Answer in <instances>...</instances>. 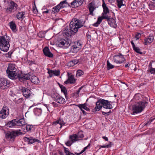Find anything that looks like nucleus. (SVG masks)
Instances as JSON below:
<instances>
[{"instance_id":"f257e3e1","label":"nucleus","mask_w":155,"mask_h":155,"mask_svg":"<svg viewBox=\"0 0 155 155\" xmlns=\"http://www.w3.org/2000/svg\"><path fill=\"white\" fill-rule=\"evenodd\" d=\"M85 21L76 18H73L69 25V29H66L63 31V34L68 37L71 36L72 35L76 33L78 29L83 27L85 23Z\"/></svg>"},{"instance_id":"f03ea898","label":"nucleus","mask_w":155,"mask_h":155,"mask_svg":"<svg viewBox=\"0 0 155 155\" xmlns=\"http://www.w3.org/2000/svg\"><path fill=\"white\" fill-rule=\"evenodd\" d=\"M10 37L7 34L2 36H0V49L4 52H7L9 49L10 45Z\"/></svg>"},{"instance_id":"7ed1b4c3","label":"nucleus","mask_w":155,"mask_h":155,"mask_svg":"<svg viewBox=\"0 0 155 155\" xmlns=\"http://www.w3.org/2000/svg\"><path fill=\"white\" fill-rule=\"evenodd\" d=\"M135 104L133 106V114H137L141 112L147 106L148 103L146 101H136Z\"/></svg>"},{"instance_id":"20e7f679","label":"nucleus","mask_w":155,"mask_h":155,"mask_svg":"<svg viewBox=\"0 0 155 155\" xmlns=\"http://www.w3.org/2000/svg\"><path fill=\"white\" fill-rule=\"evenodd\" d=\"M20 130H12V131H8L5 133V138L7 139L10 140L14 141L16 137L22 134Z\"/></svg>"},{"instance_id":"39448f33","label":"nucleus","mask_w":155,"mask_h":155,"mask_svg":"<svg viewBox=\"0 0 155 155\" xmlns=\"http://www.w3.org/2000/svg\"><path fill=\"white\" fill-rule=\"evenodd\" d=\"M7 3L8 5L5 8L6 12L10 14L14 12L17 9L18 5L14 1H12L10 2L7 1Z\"/></svg>"},{"instance_id":"423d86ee","label":"nucleus","mask_w":155,"mask_h":155,"mask_svg":"<svg viewBox=\"0 0 155 155\" xmlns=\"http://www.w3.org/2000/svg\"><path fill=\"white\" fill-rule=\"evenodd\" d=\"M10 86V82L7 79L0 78V87L1 89H7Z\"/></svg>"},{"instance_id":"0eeeda50","label":"nucleus","mask_w":155,"mask_h":155,"mask_svg":"<svg viewBox=\"0 0 155 155\" xmlns=\"http://www.w3.org/2000/svg\"><path fill=\"white\" fill-rule=\"evenodd\" d=\"M114 62L117 64H120L124 62L126 59L124 58L123 55L121 53L118 55H115L114 57Z\"/></svg>"},{"instance_id":"6e6552de","label":"nucleus","mask_w":155,"mask_h":155,"mask_svg":"<svg viewBox=\"0 0 155 155\" xmlns=\"http://www.w3.org/2000/svg\"><path fill=\"white\" fill-rule=\"evenodd\" d=\"M9 109L8 107L4 106L0 112V117L4 119L9 115Z\"/></svg>"},{"instance_id":"1a4fd4ad","label":"nucleus","mask_w":155,"mask_h":155,"mask_svg":"<svg viewBox=\"0 0 155 155\" xmlns=\"http://www.w3.org/2000/svg\"><path fill=\"white\" fill-rule=\"evenodd\" d=\"M20 91L23 95L26 98H28L31 95V91L29 89L25 87H21L20 88Z\"/></svg>"},{"instance_id":"9d476101","label":"nucleus","mask_w":155,"mask_h":155,"mask_svg":"<svg viewBox=\"0 0 155 155\" xmlns=\"http://www.w3.org/2000/svg\"><path fill=\"white\" fill-rule=\"evenodd\" d=\"M101 100V103L103 107L106 109H110L112 108V106L110 104L111 103V101H109L107 100H105L103 99Z\"/></svg>"},{"instance_id":"9b49d317","label":"nucleus","mask_w":155,"mask_h":155,"mask_svg":"<svg viewBox=\"0 0 155 155\" xmlns=\"http://www.w3.org/2000/svg\"><path fill=\"white\" fill-rule=\"evenodd\" d=\"M7 73L10 78L13 80H15L18 78L19 80V78L20 77V75L19 74H17L16 71H15L14 72L12 71L11 72Z\"/></svg>"},{"instance_id":"f8f14e48","label":"nucleus","mask_w":155,"mask_h":155,"mask_svg":"<svg viewBox=\"0 0 155 155\" xmlns=\"http://www.w3.org/2000/svg\"><path fill=\"white\" fill-rule=\"evenodd\" d=\"M48 73L49 74L50 78L53 76L54 75L58 76L60 74V71L59 70H52L49 69H48Z\"/></svg>"},{"instance_id":"ddd939ff","label":"nucleus","mask_w":155,"mask_h":155,"mask_svg":"<svg viewBox=\"0 0 155 155\" xmlns=\"http://www.w3.org/2000/svg\"><path fill=\"white\" fill-rule=\"evenodd\" d=\"M20 75V77L19 78V81L21 82L25 80H31V77L29 73L23 74L21 72Z\"/></svg>"},{"instance_id":"4468645a","label":"nucleus","mask_w":155,"mask_h":155,"mask_svg":"<svg viewBox=\"0 0 155 155\" xmlns=\"http://www.w3.org/2000/svg\"><path fill=\"white\" fill-rule=\"evenodd\" d=\"M68 79L64 82L65 84L70 83L71 84H74L75 82V79L74 76L72 74L69 75V73H68Z\"/></svg>"},{"instance_id":"2eb2a0df","label":"nucleus","mask_w":155,"mask_h":155,"mask_svg":"<svg viewBox=\"0 0 155 155\" xmlns=\"http://www.w3.org/2000/svg\"><path fill=\"white\" fill-rule=\"evenodd\" d=\"M43 52L45 55L48 57L51 58L53 56V54L51 52L48 47H45L43 50Z\"/></svg>"},{"instance_id":"dca6fc26","label":"nucleus","mask_w":155,"mask_h":155,"mask_svg":"<svg viewBox=\"0 0 155 155\" xmlns=\"http://www.w3.org/2000/svg\"><path fill=\"white\" fill-rule=\"evenodd\" d=\"M109 25L111 27L115 28L116 26V23L115 19L112 18H110V16H108V18L106 19Z\"/></svg>"},{"instance_id":"f3484780","label":"nucleus","mask_w":155,"mask_h":155,"mask_svg":"<svg viewBox=\"0 0 155 155\" xmlns=\"http://www.w3.org/2000/svg\"><path fill=\"white\" fill-rule=\"evenodd\" d=\"M83 2V0H74L70 3L71 5V7L74 8L75 6H80L82 4Z\"/></svg>"},{"instance_id":"a211bd4d","label":"nucleus","mask_w":155,"mask_h":155,"mask_svg":"<svg viewBox=\"0 0 155 155\" xmlns=\"http://www.w3.org/2000/svg\"><path fill=\"white\" fill-rule=\"evenodd\" d=\"M17 71V69L15 67V65L14 64H9L8 65L6 73L11 72L12 71L14 72Z\"/></svg>"},{"instance_id":"6ab92c4d","label":"nucleus","mask_w":155,"mask_h":155,"mask_svg":"<svg viewBox=\"0 0 155 155\" xmlns=\"http://www.w3.org/2000/svg\"><path fill=\"white\" fill-rule=\"evenodd\" d=\"M15 120H16V126H21L26 125V123L24 118L19 119L16 118Z\"/></svg>"},{"instance_id":"aec40b11","label":"nucleus","mask_w":155,"mask_h":155,"mask_svg":"<svg viewBox=\"0 0 155 155\" xmlns=\"http://www.w3.org/2000/svg\"><path fill=\"white\" fill-rule=\"evenodd\" d=\"M103 107L101 103V100L100 101H98L96 103V107L94 109L92 110V112H94L96 111H99Z\"/></svg>"},{"instance_id":"412c9836","label":"nucleus","mask_w":155,"mask_h":155,"mask_svg":"<svg viewBox=\"0 0 155 155\" xmlns=\"http://www.w3.org/2000/svg\"><path fill=\"white\" fill-rule=\"evenodd\" d=\"M153 37L152 35H150L147 38H145L143 44L147 45L148 44L151 43L153 40Z\"/></svg>"},{"instance_id":"4be33fe9","label":"nucleus","mask_w":155,"mask_h":155,"mask_svg":"<svg viewBox=\"0 0 155 155\" xmlns=\"http://www.w3.org/2000/svg\"><path fill=\"white\" fill-rule=\"evenodd\" d=\"M88 7L90 12L89 14L92 15H93V12L96 8L94 3L92 2L90 3L88 5Z\"/></svg>"},{"instance_id":"5701e85b","label":"nucleus","mask_w":155,"mask_h":155,"mask_svg":"<svg viewBox=\"0 0 155 155\" xmlns=\"http://www.w3.org/2000/svg\"><path fill=\"white\" fill-rule=\"evenodd\" d=\"M25 139L27 141L28 144H31L36 141L39 142V140L38 139H35L34 138H33L32 137H30L28 138L27 137H25Z\"/></svg>"},{"instance_id":"b1692460","label":"nucleus","mask_w":155,"mask_h":155,"mask_svg":"<svg viewBox=\"0 0 155 155\" xmlns=\"http://www.w3.org/2000/svg\"><path fill=\"white\" fill-rule=\"evenodd\" d=\"M16 120H15V119H13L12 120L8 122V123L5 125L7 127L10 128L13 127L14 126H16Z\"/></svg>"},{"instance_id":"393cba45","label":"nucleus","mask_w":155,"mask_h":155,"mask_svg":"<svg viewBox=\"0 0 155 155\" xmlns=\"http://www.w3.org/2000/svg\"><path fill=\"white\" fill-rule=\"evenodd\" d=\"M65 123L64 122V121L60 119L57 120L53 122V125H55L57 124H59L60 125V128H61L62 125H65Z\"/></svg>"},{"instance_id":"a878e982","label":"nucleus","mask_w":155,"mask_h":155,"mask_svg":"<svg viewBox=\"0 0 155 155\" xmlns=\"http://www.w3.org/2000/svg\"><path fill=\"white\" fill-rule=\"evenodd\" d=\"M59 85L60 88H61L62 92L64 94L66 99H68V97L67 96V91L65 87H64L63 85L60 84H59Z\"/></svg>"},{"instance_id":"bb28decb","label":"nucleus","mask_w":155,"mask_h":155,"mask_svg":"<svg viewBox=\"0 0 155 155\" xmlns=\"http://www.w3.org/2000/svg\"><path fill=\"white\" fill-rule=\"evenodd\" d=\"M25 14V12H18L16 15V17L18 20H20L21 19H23L25 17L24 15Z\"/></svg>"},{"instance_id":"cd10ccee","label":"nucleus","mask_w":155,"mask_h":155,"mask_svg":"<svg viewBox=\"0 0 155 155\" xmlns=\"http://www.w3.org/2000/svg\"><path fill=\"white\" fill-rule=\"evenodd\" d=\"M102 6L103 9V12L102 14V15H107L110 12L109 8L106 5H104Z\"/></svg>"},{"instance_id":"c85d7f7f","label":"nucleus","mask_w":155,"mask_h":155,"mask_svg":"<svg viewBox=\"0 0 155 155\" xmlns=\"http://www.w3.org/2000/svg\"><path fill=\"white\" fill-rule=\"evenodd\" d=\"M9 26L12 30L13 31H17L16 26L14 22L12 21L9 23Z\"/></svg>"},{"instance_id":"c756f323","label":"nucleus","mask_w":155,"mask_h":155,"mask_svg":"<svg viewBox=\"0 0 155 155\" xmlns=\"http://www.w3.org/2000/svg\"><path fill=\"white\" fill-rule=\"evenodd\" d=\"M65 5H68L69 6H70V5L69 3L67 2L66 0L63 1L61 2L60 4H58V5L60 6L61 8L66 7V6Z\"/></svg>"},{"instance_id":"7c9ffc66","label":"nucleus","mask_w":155,"mask_h":155,"mask_svg":"<svg viewBox=\"0 0 155 155\" xmlns=\"http://www.w3.org/2000/svg\"><path fill=\"white\" fill-rule=\"evenodd\" d=\"M31 82L35 84H38V83L39 79L38 77H37L33 76L31 77V79L30 80Z\"/></svg>"},{"instance_id":"2f4dec72","label":"nucleus","mask_w":155,"mask_h":155,"mask_svg":"<svg viewBox=\"0 0 155 155\" xmlns=\"http://www.w3.org/2000/svg\"><path fill=\"white\" fill-rule=\"evenodd\" d=\"M65 101V99L60 96V95L58 97L57 99L56 100H55V101L60 104H63L64 103Z\"/></svg>"},{"instance_id":"473e14b6","label":"nucleus","mask_w":155,"mask_h":155,"mask_svg":"<svg viewBox=\"0 0 155 155\" xmlns=\"http://www.w3.org/2000/svg\"><path fill=\"white\" fill-rule=\"evenodd\" d=\"M69 139L73 143L79 140L77 138L76 134H74L73 135H70L69 137Z\"/></svg>"},{"instance_id":"72a5a7b5","label":"nucleus","mask_w":155,"mask_h":155,"mask_svg":"<svg viewBox=\"0 0 155 155\" xmlns=\"http://www.w3.org/2000/svg\"><path fill=\"white\" fill-rule=\"evenodd\" d=\"M80 50V49H79V48H77L76 47H75L74 45H73L71 47L70 51L71 52L73 53H77Z\"/></svg>"},{"instance_id":"f704fd0d","label":"nucleus","mask_w":155,"mask_h":155,"mask_svg":"<svg viewBox=\"0 0 155 155\" xmlns=\"http://www.w3.org/2000/svg\"><path fill=\"white\" fill-rule=\"evenodd\" d=\"M107 18L108 15H102L101 16L98 17L97 19V21H98V22L100 24L103 19H106Z\"/></svg>"},{"instance_id":"c9c22d12","label":"nucleus","mask_w":155,"mask_h":155,"mask_svg":"<svg viewBox=\"0 0 155 155\" xmlns=\"http://www.w3.org/2000/svg\"><path fill=\"white\" fill-rule=\"evenodd\" d=\"M66 42V40L62 38L59 40L58 41V45L60 47H62L64 45L65 43Z\"/></svg>"},{"instance_id":"e433bc0d","label":"nucleus","mask_w":155,"mask_h":155,"mask_svg":"<svg viewBox=\"0 0 155 155\" xmlns=\"http://www.w3.org/2000/svg\"><path fill=\"white\" fill-rule=\"evenodd\" d=\"M59 96V95L58 94L54 93L52 94L51 95V97L55 101V100H56Z\"/></svg>"},{"instance_id":"4c0bfd02","label":"nucleus","mask_w":155,"mask_h":155,"mask_svg":"<svg viewBox=\"0 0 155 155\" xmlns=\"http://www.w3.org/2000/svg\"><path fill=\"white\" fill-rule=\"evenodd\" d=\"M73 45L76 47L77 48H79L80 49H81L82 47V44L80 43L79 41L75 42L74 44Z\"/></svg>"},{"instance_id":"58836bf2","label":"nucleus","mask_w":155,"mask_h":155,"mask_svg":"<svg viewBox=\"0 0 155 155\" xmlns=\"http://www.w3.org/2000/svg\"><path fill=\"white\" fill-rule=\"evenodd\" d=\"M123 0H116V1L117 3V6L119 8H120L121 6L124 5L123 3Z\"/></svg>"},{"instance_id":"ea45409f","label":"nucleus","mask_w":155,"mask_h":155,"mask_svg":"<svg viewBox=\"0 0 155 155\" xmlns=\"http://www.w3.org/2000/svg\"><path fill=\"white\" fill-rule=\"evenodd\" d=\"M75 105L76 106L78 107L81 110H82V109H84L86 106V104L85 103L81 104H75Z\"/></svg>"},{"instance_id":"a19ab883","label":"nucleus","mask_w":155,"mask_h":155,"mask_svg":"<svg viewBox=\"0 0 155 155\" xmlns=\"http://www.w3.org/2000/svg\"><path fill=\"white\" fill-rule=\"evenodd\" d=\"M64 152L66 154V155H71V154H73L71 153L69 150V149L65 147H64Z\"/></svg>"},{"instance_id":"79ce46f5","label":"nucleus","mask_w":155,"mask_h":155,"mask_svg":"<svg viewBox=\"0 0 155 155\" xmlns=\"http://www.w3.org/2000/svg\"><path fill=\"white\" fill-rule=\"evenodd\" d=\"M133 49L134 51L137 53L140 54H142V52L140 51V49L138 47L135 46L133 48Z\"/></svg>"},{"instance_id":"37998d69","label":"nucleus","mask_w":155,"mask_h":155,"mask_svg":"<svg viewBox=\"0 0 155 155\" xmlns=\"http://www.w3.org/2000/svg\"><path fill=\"white\" fill-rule=\"evenodd\" d=\"M61 9L60 6L58 5L53 8V11L54 12H57L59 11V10Z\"/></svg>"},{"instance_id":"c03bdc74","label":"nucleus","mask_w":155,"mask_h":155,"mask_svg":"<svg viewBox=\"0 0 155 155\" xmlns=\"http://www.w3.org/2000/svg\"><path fill=\"white\" fill-rule=\"evenodd\" d=\"M107 66L108 70L113 68H114V66L112 65L108 61H107Z\"/></svg>"},{"instance_id":"a18cd8bd","label":"nucleus","mask_w":155,"mask_h":155,"mask_svg":"<svg viewBox=\"0 0 155 155\" xmlns=\"http://www.w3.org/2000/svg\"><path fill=\"white\" fill-rule=\"evenodd\" d=\"M77 138L78 139L79 138H82L84 137V135L83 134L82 131H79L78 132L77 135Z\"/></svg>"},{"instance_id":"49530a36","label":"nucleus","mask_w":155,"mask_h":155,"mask_svg":"<svg viewBox=\"0 0 155 155\" xmlns=\"http://www.w3.org/2000/svg\"><path fill=\"white\" fill-rule=\"evenodd\" d=\"M147 72L148 73H150L151 74H155V68H151L150 69H148L147 70Z\"/></svg>"},{"instance_id":"de8ad7c7","label":"nucleus","mask_w":155,"mask_h":155,"mask_svg":"<svg viewBox=\"0 0 155 155\" xmlns=\"http://www.w3.org/2000/svg\"><path fill=\"white\" fill-rule=\"evenodd\" d=\"M90 144H89L87 147H85L81 151V152L79 153H75L76 154H77L78 155H80L83 153L86 150L87 148V147L90 146Z\"/></svg>"},{"instance_id":"09e8293b","label":"nucleus","mask_w":155,"mask_h":155,"mask_svg":"<svg viewBox=\"0 0 155 155\" xmlns=\"http://www.w3.org/2000/svg\"><path fill=\"white\" fill-rule=\"evenodd\" d=\"M45 34V31H41L39 32V38H44Z\"/></svg>"},{"instance_id":"8fccbe9b","label":"nucleus","mask_w":155,"mask_h":155,"mask_svg":"<svg viewBox=\"0 0 155 155\" xmlns=\"http://www.w3.org/2000/svg\"><path fill=\"white\" fill-rule=\"evenodd\" d=\"M71 44L69 40H66V42L65 43L64 46L66 47H69Z\"/></svg>"},{"instance_id":"3c124183","label":"nucleus","mask_w":155,"mask_h":155,"mask_svg":"<svg viewBox=\"0 0 155 155\" xmlns=\"http://www.w3.org/2000/svg\"><path fill=\"white\" fill-rule=\"evenodd\" d=\"M153 2H151V3L150 4V6L151 8H153L155 7V0H152Z\"/></svg>"},{"instance_id":"603ef678","label":"nucleus","mask_w":155,"mask_h":155,"mask_svg":"<svg viewBox=\"0 0 155 155\" xmlns=\"http://www.w3.org/2000/svg\"><path fill=\"white\" fill-rule=\"evenodd\" d=\"M83 71L81 70H78L77 71V75L79 76H81L83 74Z\"/></svg>"},{"instance_id":"864d4df0","label":"nucleus","mask_w":155,"mask_h":155,"mask_svg":"<svg viewBox=\"0 0 155 155\" xmlns=\"http://www.w3.org/2000/svg\"><path fill=\"white\" fill-rule=\"evenodd\" d=\"M31 126L29 125H26L25 127L27 131L31 130Z\"/></svg>"},{"instance_id":"5fc2aeb1","label":"nucleus","mask_w":155,"mask_h":155,"mask_svg":"<svg viewBox=\"0 0 155 155\" xmlns=\"http://www.w3.org/2000/svg\"><path fill=\"white\" fill-rule=\"evenodd\" d=\"M100 148H108L109 147H110V145H100Z\"/></svg>"},{"instance_id":"6e6d98bb","label":"nucleus","mask_w":155,"mask_h":155,"mask_svg":"<svg viewBox=\"0 0 155 155\" xmlns=\"http://www.w3.org/2000/svg\"><path fill=\"white\" fill-rule=\"evenodd\" d=\"M73 143V142L70 140L66 143V144L68 146H70Z\"/></svg>"},{"instance_id":"4d7b16f0","label":"nucleus","mask_w":155,"mask_h":155,"mask_svg":"<svg viewBox=\"0 0 155 155\" xmlns=\"http://www.w3.org/2000/svg\"><path fill=\"white\" fill-rule=\"evenodd\" d=\"M35 7H33V11L35 13H36L38 12V10L36 8L35 5Z\"/></svg>"},{"instance_id":"13d9d810","label":"nucleus","mask_w":155,"mask_h":155,"mask_svg":"<svg viewBox=\"0 0 155 155\" xmlns=\"http://www.w3.org/2000/svg\"><path fill=\"white\" fill-rule=\"evenodd\" d=\"M71 61H72V63H73L74 65L78 64L79 61L77 59L73 60Z\"/></svg>"},{"instance_id":"bf43d9fd","label":"nucleus","mask_w":155,"mask_h":155,"mask_svg":"<svg viewBox=\"0 0 155 155\" xmlns=\"http://www.w3.org/2000/svg\"><path fill=\"white\" fill-rule=\"evenodd\" d=\"M111 112V110H110L109 112H105L103 111L102 112V114L104 115H109V114Z\"/></svg>"},{"instance_id":"052dcab7","label":"nucleus","mask_w":155,"mask_h":155,"mask_svg":"<svg viewBox=\"0 0 155 155\" xmlns=\"http://www.w3.org/2000/svg\"><path fill=\"white\" fill-rule=\"evenodd\" d=\"M39 110L38 108H36L34 110V112L35 114H38V110Z\"/></svg>"},{"instance_id":"680f3d73","label":"nucleus","mask_w":155,"mask_h":155,"mask_svg":"<svg viewBox=\"0 0 155 155\" xmlns=\"http://www.w3.org/2000/svg\"><path fill=\"white\" fill-rule=\"evenodd\" d=\"M68 65L70 67L73 66L74 64L73 63H72V61H70L68 63Z\"/></svg>"},{"instance_id":"e2e57ef3","label":"nucleus","mask_w":155,"mask_h":155,"mask_svg":"<svg viewBox=\"0 0 155 155\" xmlns=\"http://www.w3.org/2000/svg\"><path fill=\"white\" fill-rule=\"evenodd\" d=\"M140 33H137L135 35V38L137 39H139L140 37Z\"/></svg>"},{"instance_id":"0e129e2a","label":"nucleus","mask_w":155,"mask_h":155,"mask_svg":"<svg viewBox=\"0 0 155 155\" xmlns=\"http://www.w3.org/2000/svg\"><path fill=\"white\" fill-rule=\"evenodd\" d=\"M52 104L54 107H57L58 106V104L54 102H53L52 103Z\"/></svg>"},{"instance_id":"69168bd1","label":"nucleus","mask_w":155,"mask_h":155,"mask_svg":"<svg viewBox=\"0 0 155 155\" xmlns=\"http://www.w3.org/2000/svg\"><path fill=\"white\" fill-rule=\"evenodd\" d=\"M12 53V52H8L7 54H6L7 55H8L7 56V57L8 58H10L11 57V54Z\"/></svg>"},{"instance_id":"338daca9","label":"nucleus","mask_w":155,"mask_h":155,"mask_svg":"<svg viewBox=\"0 0 155 155\" xmlns=\"http://www.w3.org/2000/svg\"><path fill=\"white\" fill-rule=\"evenodd\" d=\"M152 120H150L149 121H147V122L146 123L145 125L146 126H147L148 125H149L150 124V123L152 122Z\"/></svg>"},{"instance_id":"774afa93","label":"nucleus","mask_w":155,"mask_h":155,"mask_svg":"<svg viewBox=\"0 0 155 155\" xmlns=\"http://www.w3.org/2000/svg\"><path fill=\"white\" fill-rule=\"evenodd\" d=\"M100 24L98 22V21H97L96 23L94 24L93 25L94 26L97 27Z\"/></svg>"}]
</instances>
